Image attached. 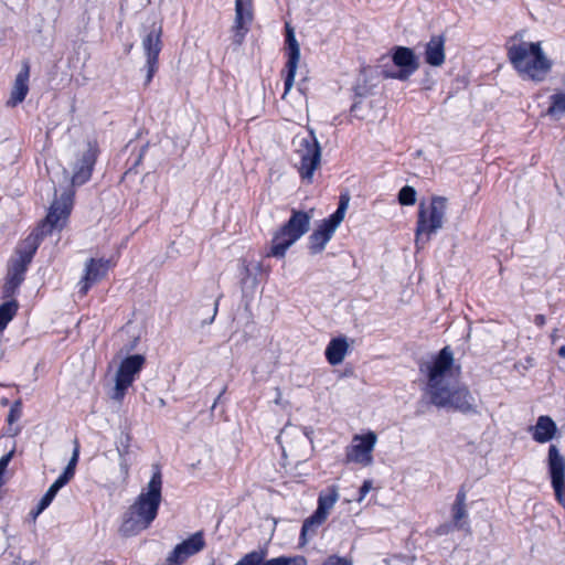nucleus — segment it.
<instances>
[{
	"mask_svg": "<svg viewBox=\"0 0 565 565\" xmlns=\"http://www.w3.org/2000/svg\"><path fill=\"white\" fill-rule=\"evenodd\" d=\"M419 371L426 383L424 394L433 405L463 413L473 409L475 399L469 390L456 385L459 367L455 365L454 353L449 347L423 361Z\"/></svg>",
	"mask_w": 565,
	"mask_h": 565,
	"instance_id": "1",
	"label": "nucleus"
},
{
	"mask_svg": "<svg viewBox=\"0 0 565 565\" xmlns=\"http://www.w3.org/2000/svg\"><path fill=\"white\" fill-rule=\"evenodd\" d=\"M510 63L523 79L542 82L552 68V61L542 49L541 42H527L518 36L507 42Z\"/></svg>",
	"mask_w": 565,
	"mask_h": 565,
	"instance_id": "2",
	"label": "nucleus"
},
{
	"mask_svg": "<svg viewBox=\"0 0 565 565\" xmlns=\"http://www.w3.org/2000/svg\"><path fill=\"white\" fill-rule=\"evenodd\" d=\"M162 477L156 471L147 488L141 491L136 502L125 514L120 532L125 536H132L149 527L156 519L161 502Z\"/></svg>",
	"mask_w": 565,
	"mask_h": 565,
	"instance_id": "3",
	"label": "nucleus"
},
{
	"mask_svg": "<svg viewBox=\"0 0 565 565\" xmlns=\"http://www.w3.org/2000/svg\"><path fill=\"white\" fill-rule=\"evenodd\" d=\"M447 207V199L438 195L419 203L415 233L418 249L429 242L431 235L443 228Z\"/></svg>",
	"mask_w": 565,
	"mask_h": 565,
	"instance_id": "4",
	"label": "nucleus"
},
{
	"mask_svg": "<svg viewBox=\"0 0 565 565\" xmlns=\"http://www.w3.org/2000/svg\"><path fill=\"white\" fill-rule=\"evenodd\" d=\"M313 210H292L291 216L274 235L268 256L282 258L287 250L310 228Z\"/></svg>",
	"mask_w": 565,
	"mask_h": 565,
	"instance_id": "5",
	"label": "nucleus"
},
{
	"mask_svg": "<svg viewBox=\"0 0 565 565\" xmlns=\"http://www.w3.org/2000/svg\"><path fill=\"white\" fill-rule=\"evenodd\" d=\"M295 152L299 158L298 171L300 177L311 182L312 177L321 161V148L312 130L306 136L294 139Z\"/></svg>",
	"mask_w": 565,
	"mask_h": 565,
	"instance_id": "6",
	"label": "nucleus"
},
{
	"mask_svg": "<svg viewBox=\"0 0 565 565\" xmlns=\"http://www.w3.org/2000/svg\"><path fill=\"white\" fill-rule=\"evenodd\" d=\"M39 246V236L29 235L18 247L17 256L11 260L4 289L13 294L24 280V274Z\"/></svg>",
	"mask_w": 565,
	"mask_h": 565,
	"instance_id": "7",
	"label": "nucleus"
},
{
	"mask_svg": "<svg viewBox=\"0 0 565 565\" xmlns=\"http://www.w3.org/2000/svg\"><path fill=\"white\" fill-rule=\"evenodd\" d=\"M285 457L296 461L307 460L311 455V438L307 430L287 425L278 436Z\"/></svg>",
	"mask_w": 565,
	"mask_h": 565,
	"instance_id": "8",
	"label": "nucleus"
},
{
	"mask_svg": "<svg viewBox=\"0 0 565 565\" xmlns=\"http://www.w3.org/2000/svg\"><path fill=\"white\" fill-rule=\"evenodd\" d=\"M73 206V192L66 189L62 192L61 198L52 202L45 220L38 228L34 235L46 236L54 231H61L67 223Z\"/></svg>",
	"mask_w": 565,
	"mask_h": 565,
	"instance_id": "9",
	"label": "nucleus"
},
{
	"mask_svg": "<svg viewBox=\"0 0 565 565\" xmlns=\"http://www.w3.org/2000/svg\"><path fill=\"white\" fill-rule=\"evenodd\" d=\"M348 206L349 198L342 195L337 211L329 218L324 220L309 236V250L311 254H319L324 249L335 230L344 220Z\"/></svg>",
	"mask_w": 565,
	"mask_h": 565,
	"instance_id": "10",
	"label": "nucleus"
},
{
	"mask_svg": "<svg viewBox=\"0 0 565 565\" xmlns=\"http://www.w3.org/2000/svg\"><path fill=\"white\" fill-rule=\"evenodd\" d=\"M338 499L339 492L335 486H331L326 491L320 492L317 510L302 524L300 536L302 544L307 543V536L309 533H315L316 529L327 520Z\"/></svg>",
	"mask_w": 565,
	"mask_h": 565,
	"instance_id": "11",
	"label": "nucleus"
},
{
	"mask_svg": "<svg viewBox=\"0 0 565 565\" xmlns=\"http://www.w3.org/2000/svg\"><path fill=\"white\" fill-rule=\"evenodd\" d=\"M377 443V436L374 431H367L362 435H354L351 444L345 449V460L363 467L373 463V450Z\"/></svg>",
	"mask_w": 565,
	"mask_h": 565,
	"instance_id": "12",
	"label": "nucleus"
},
{
	"mask_svg": "<svg viewBox=\"0 0 565 565\" xmlns=\"http://www.w3.org/2000/svg\"><path fill=\"white\" fill-rule=\"evenodd\" d=\"M143 363L145 358L139 354L130 355L121 362L115 377L114 394L111 396L114 399L121 401L124 398L126 391L134 383Z\"/></svg>",
	"mask_w": 565,
	"mask_h": 565,
	"instance_id": "13",
	"label": "nucleus"
},
{
	"mask_svg": "<svg viewBox=\"0 0 565 565\" xmlns=\"http://www.w3.org/2000/svg\"><path fill=\"white\" fill-rule=\"evenodd\" d=\"M392 61L397 71L385 70L383 75L385 78H394L407 81L409 76L418 68V62L412 49L406 46H397L392 54Z\"/></svg>",
	"mask_w": 565,
	"mask_h": 565,
	"instance_id": "14",
	"label": "nucleus"
},
{
	"mask_svg": "<svg viewBox=\"0 0 565 565\" xmlns=\"http://www.w3.org/2000/svg\"><path fill=\"white\" fill-rule=\"evenodd\" d=\"M161 26L153 23L150 31L142 40V49L146 54L147 77L149 84L158 68V56L161 51Z\"/></svg>",
	"mask_w": 565,
	"mask_h": 565,
	"instance_id": "15",
	"label": "nucleus"
},
{
	"mask_svg": "<svg viewBox=\"0 0 565 565\" xmlns=\"http://www.w3.org/2000/svg\"><path fill=\"white\" fill-rule=\"evenodd\" d=\"M252 21L253 0H235V20L232 26V41L235 45L239 46L243 43Z\"/></svg>",
	"mask_w": 565,
	"mask_h": 565,
	"instance_id": "16",
	"label": "nucleus"
},
{
	"mask_svg": "<svg viewBox=\"0 0 565 565\" xmlns=\"http://www.w3.org/2000/svg\"><path fill=\"white\" fill-rule=\"evenodd\" d=\"M286 42L288 46V61L286 63V77H285V92L282 94V98L285 99L287 94L294 86L295 76L297 73L298 64L300 61V45L296 39L294 29L286 23Z\"/></svg>",
	"mask_w": 565,
	"mask_h": 565,
	"instance_id": "17",
	"label": "nucleus"
},
{
	"mask_svg": "<svg viewBox=\"0 0 565 565\" xmlns=\"http://www.w3.org/2000/svg\"><path fill=\"white\" fill-rule=\"evenodd\" d=\"M205 546V542L203 539V534L201 532H196L192 534L189 539L184 540L180 544H178L172 552L167 556L168 565H181L189 557L201 552Z\"/></svg>",
	"mask_w": 565,
	"mask_h": 565,
	"instance_id": "18",
	"label": "nucleus"
},
{
	"mask_svg": "<svg viewBox=\"0 0 565 565\" xmlns=\"http://www.w3.org/2000/svg\"><path fill=\"white\" fill-rule=\"evenodd\" d=\"M96 147L90 142H86L79 149L81 158L74 167V173L72 177L73 185H81L85 183L92 174L93 167L96 161Z\"/></svg>",
	"mask_w": 565,
	"mask_h": 565,
	"instance_id": "19",
	"label": "nucleus"
},
{
	"mask_svg": "<svg viewBox=\"0 0 565 565\" xmlns=\"http://www.w3.org/2000/svg\"><path fill=\"white\" fill-rule=\"evenodd\" d=\"M108 268V260L90 258L85 265V275L81 281L79 292L86 295L94 284L106 276Z\"/></svg>",
	"mask_w": 565,
	"mask_h": 565,
	"instance_id": "20",
	"label": "nucleus"
},
{
	"mask_svg": "<svg viewBox=\"0 0 565 565\" xmlns=\"http://www.w3.org/2000/svg\"><path fill=\"white\" fill-rule=\"evenodd\" d=\"M531 431L535 441L544 444L554 438L557 426L550 416H540L536 424L531 427Z\"/></svg>",
	"mask_w": 565,
	"mask_h": 565,
	"instance_id": "21",
	"label": "nucleus"
},
{
	"mask_svg": "<svg viewBox=\"0 0 565 565\" xmlns=\"http://www.w3.org/2000/svg\"><path fill=\"white\" fill-rule=\"evenodd\" d=\"M548 467L552 486H556L565 480V459L555 445H551L548 449Z\"/></svg>",
	"mask_w": 565,
	"mask_h": 565,
	"instance_id": "22",
	"label": "nucleus"
},
{
	"mask_svg": "<svg viewBox=\"0 0 565 565\" xmlns=\"http://www.w3.org/2000/svg\"><path fill=\"white\" fill-rule=\"evenodd\" d=\"M29 65L24 64L22 70L19 72V74L15 77L11 96L8 102L11 106H17L18 104L22 103L29 92Z\"/></svg>",
	"mask_w": 565,
	"mask_h": 565,
	"instance_id": "23",
	"label": "nucleus"
},
{
	"mask_svg": "<svg viewBox=\"0 0 565 565\" xmlns=\"http://www.w3.org/2000/svg\"><path fill=\"white\" fill-rule=\"evenodd\" d=\"M425 61L431 66H440L445 62V39L433 36L426 44Z\"/></svg>",
	"mask_w": 565,
	"mask_h": 565,
	"instance_id": "24",
	"label": "nucleus"
},
{
	"mask_svg": "<svg viewBox=\"0 0 565 565\" xmlns=\"http://www.w3.org/2000/svg\"><path fill=\"white\" fill-rule=\"evenodd\" d=\"M348 342L345 339H333L326 349V356L331 365L340 364L347 354Z\"/></svg>",
	"mask_w": 565,
	"mask_h": 565,
	"instance_id": "25",
	"label": "nucleus"
},
{
	"mask_svg": "<svg viewBox=\"0 0 565 565\" xmlns=\"http://www.w3.org/2000/svg\"><path fill=\"white\" fill-rule=\"evenodd\" d=\"M130 446V437L128 435L125 436L124 440L120 441V446L117 447V452L119 456V467L120 473L124 480H126L129 476V462L127 459V454Z\"/></svg>",
	"mask_w": 565,
	"mask_h": 565,
	"instance_id": "26",
	"label": "nucleus"
},
{
	"mask_svg": "<svg viewBox=\"0 0 565 565\" xmlns=\"http://www.w3.org/2000/svg\"><path fill=\"white\" fill-rule=\"evenodd\" d=\"M63 487H64V484H62L58 480H55L51 484V487L47 489L45 494L41 498V500H40V502L38 504V509H36L35 513H34V516H38L40 513H42L51 504V502L55 498V495L58 492V490L61 488H63Z\"/></svg>",
	"mask_w": 565,
	"mask_h": 565,
	"instance_id": "27",
	"label": "nucleus"
},
{
	"mask_svg": "<svg viewBox=\"0 0 565 565\" xmlns=\"http://www.w3.org/2000/svg\"><path fill=\"white\" fill-rule=\"evenodd\" d=\"M546 114L556 119L559 115L565 114V92H558L551 96V106Z\"/></svg>",
	"mask_w": 565,
	"mask_h": 565,
	"instance_id": "28",
	"label": "nucleus"
},
{
	"mask_svg": "<svg viewBox=\"0 0 565 565\" xmlns=\"http://www.w3.org/2000/svg\"><path fill=\"white\" fill-rule=\"evenodd\" d=\"M452 510H454V520H455L456 524L458 525V527L462 529L466 523L458 524V522L467 516L463 493H458Z\"/></svg>",
	"mask_w": 565,
	"mask_h": 565,
	"instance_id": "29",
	"label": "nucleus"
},
{
	"mask_svg": "<svg viewBox=\"0 0 565 565\" xmlns=\"http://www.w3.org/2000/svg\"><path fill=\"white\" fill-rule=\"evenodd\" d=\"M266 557V551H252L244 555L235 565H259L260 561Z\"/></svg>",
	"mask_w": 565,
	"mask_h": 565,
	"instance_id": "30",
	"label": "nucleus"
},
{
	"mask_svg": "<svg viewBox=\"0 0 565 565\" xmlns=\"http://www.w3.org/2000/svg\"><path fill=\"white\" fill-rule=\"evenodd\" d=\"M398 201L402 205H413L416 202V190L413 186H403L398 193Z\"/></svg>",
	"mask_w": 565,
	"mask_h": 565,
	"instance_id": "31",
	"label": "nucleus"
},
{
	"mask_svg": "<svg viewBox=\"0 0 565 565\" xmlns=\"http://www.w3.org/2000/svg\"><path fill=\"white\" fill-rule=\"evenodd\" d=\"M279 565H308V562L302 555L295 556H278Z\"/></svg>",
	"mask_w": 565,
	"mask_h": 565,
	"instance_id": "32",
	"label": "nucleus"
},
{
	"mask_svg": "<svg viewBox=\"0 0 565 565\" xmlns=\"http://www.w3.org/2000/svg\"><path fill=\"white\" fill-rule=\"evenodd\" d=\"M13 457V450H11L10 452H8L7 455L2 456L0 458V487L2 486V482H3V473L10 462V460L12 459Z\"/></svg>",
	"mask_w": 565,
	"mask_h": 565,
	"instance_id": "33",
	"label": "nucleus"
},
{
	"mask_svg": "<svg viewBox=\"0 0 565 565\" xmlns=\"http://www.w3.org/2000/svg\"><path fill=\"white\" fill-rule=\"evenodd\" d=\"M75 475V469L70 467V466H66L63 473L56 479L58 480L62 484H66Z\"/></svg>",
	"mask_w": 565,
	"mask_h": 565,
	"instance_id": "34",
	"label": "nucleus"
},
{
	"mask_svg": "<svg viewBox=\"0 0 565 565\" xmlns=\"http://www.w3.org/2000/svg\"><path fill=\"white\" fill-rule=\"evenodd\" d=\"M558 502L565 505V480L556 486H553Z\"/></svg>",
	"mask_w": 565,
	"mask_h": 565,
	"instance_id": "35",
	"label": "nucleus"
},
{
	"mask_svg": "<svg viewBox=\"0 0 565 565\" xmlns=\"http://www.w3.org/2000/svg\"><path fill=\"white\" fill-rule=\"evenodd\" d=\"M322 565H352L348 559L332 555L328 557Z\"/></svg>",
	"mask_w": 565,
	"mask_h": 565,
	"instance_id": "36",
	"label": "nucleus"
},
{
	"mask_svg": "<svg viewBox=\"0 0 565 565\" xmlns=\"http://www.w3.org/2000/svg\"><path fill=\"white\" fill-rule=\"evenodd\" d=\"M20 416H21L20 403H15L10 409V413L8 416V422L11 424V423L18 420L20 418Z\"/></svg>",
	"mask_w": 565,
	"mask_h": 565,
	"instance_id": "37",
	"label": "nucleus"
},
{
	"mask_svg": "<svg viewBox=\"0 0 565 565\" xmlns=\"http://www.w3.org/2000/svg\"><path fill=\"white\" fill-rule=\"evenodd\" d=\"M74 444H75V447H74L72 457H71L67 466H70V467L75 469L76 465H77V461H78V456H79V445H78L77 440H75Z\"/></svg>",
	"mask_w": 565,
	"mask_h": 565,
	"instance_id": "38",
	"label": "nucleus"
},
{
	"mask_svg": "<svg viewBox=\"0 0 565 565\" xmlns=\"http://www.w3.org/2000/svg\"><path fill=\"white\" fill-rule=\"evenodd\" d=\"M371 489H372V481L371 480H365L363 482L362 487L360 488V495L358 498V501L359 502L363 501V499L371 491Z\"/></svg>",
	"mask_w": 565,
	"mask_h": 565,
	"instance_id": "39",
	"label": "nucleus"
},
{
	"mask_svg": "<svg viewBox=\"0 0 565 565\" xmlns=\"http://www.w3.org/2000/svg\"><path fill=\"white\" fill-rule=\"evenodd\" d=\"M259 565H279V562H278L277 557L269 558V559H266V557H265L263 561H260Z\"/></svg>",
	"mask_w": 565,
	"mask_h": 565,
	"instance_id": "40",
	"label": "nucleus"
},
{
	"mask_svg": "<svg viewBox=\"0 0 565 565\" xmlns=\"http://www.w3.org/2000/svg\"><path fill=\"white\" fill-rule=\"evenodd\" d=\"M534 322H535L537 326L542 327V326H544V323H545V317H544L543 315H537V316H535V318H534Z\"/></svg>",
	"mask_w": 565,
	"mask_h": 565,
	"instance_id": "41",
	"label": "nucleus"
},
{
	"mask_svg": "<svg viewBox=\"0 0 565 565\" xmlns=\"http://www.w3.org/2000/svg\"><path fill=\"white\" fill-rule=\"evenodd\" d=\"M558 354L563 358H565V345L561 347L558 350Z\"/></svg>",
	"mask_w": 565,
	"mask_h": 565,
	"instance_id": "42",
	"label": "nucleus"
},
{
	"mask_svg": "<svg viewBox=\"0 0 565 565\" xmlns=\"http://www.w3.org/2000/svg\"><path fill=\"white\" fill-rule=\"evenodd\" d=\"M280 398H281V393H280V392H278L277 397H276V399H275V403H276V404H279V403H280Z\"/></svg>",
	"mask_w": 565,
	"mask_h": 565,
	"instance_id": "43",
	"label": "nucleus"
},
{
	"mask_svg": "<svg viewBox=\"0 0 565 565\" xmlns=\"http://www.w3.org/2000/svg\"><path fill=\"white\" fill-rule=\"evenodd\" d=\"M356 107H358V105H356V104H354V105L352 106V111H355V110H356Z\"/></svg>",
	"mask_w": 565,
	"mask_h": 565,
	"instance_id": "44",
	"label": "nucleus"
},
{
	"mask_svg": "<svg viewBox=\"0 0 565 565\" xmlns=\"http://www.w3.org/2000/svg\"><path fill=\"white\" fill-rule=\"evenodd\" d=\"M159 403H160L161 406L164 405V401L162 398L159 401Z\"/></svg>",
	"mask_w": 565,
	"mask_h": 565,
	"instance_id": "45",
	"label": "nucleus"
},
{
	"mask_svg": "<svg viewBox=\"0 0 565 565\" xmlns=\"http://www.w3.org/2000/svg\"><path fill=\"white\" fill-rule=\"evenodd\" d=\"M216 311H217V303H215L214 315L216 313Z\"/></svg>",
	"mask_w": 565,
	"mask_h": 565,
	"instance_id": "46",
	"label": "nucleus"
}]
</instances>
